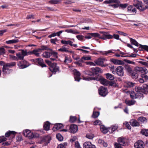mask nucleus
I'll return each mask as SVG.
<instances>
[{
    "label": "nucleus",
    "instance_id": "f257e3e1",
    "mask_svg": "<svg viewBox=\"0 0 148 148\" xmlns=\"http://www.w3.org/2000/svg\"><path fill=\"white\" fill-rule=\"evenodd\" d=\"M45 50H47L48 51H45L42 54L43 57L48 58L52 55L53 57L54 58H58V53L57 52L53 51L52 49H49L46 46H42L41 48L38 49V52Z\"/></svg>",
    "mask_w": 148,
    "mask_h": 148
},
{
    "label": "nucleus",
    "instance_id": "f03ea898",
    "mask_svg": "<svg viewBox=\"0 0 148 148\" xmlns=\"http://www.w3.org/2000/svg\"><path fill=\"white\" fill-rule=\"evenodd\" d=\"M38 143L42 144L45 142V145H47L51 139V137L50 136H46L40 135L41 134H44V132L43 130H38Z\"/></svg>",
    "mask_w": 148,
    "mask_h": 148
},
{
    "label": "nucleus",
    "instance_id": "7ed1b4c3",
    "mask_svg": "<svg viewBox=\"0 0 148 148\" xmlns=\"http://www.w3.org/2000/svg\"><path fill=\"white\" fill-rule=\"evenodd\" d=\"M135 1H136L137 3L134 4V6L140 11H143L145 9H148V8H146V6H148V0H144L145 3L147 5L145 6V7H144L142 5V3L141 2L137 0H135Z\"/></svg>",
    "mask_w": 148,
    "mask_h": 148
},
{
    "label": "nucleus",
    "instance_id": "20e7f679",
    "mask_svg": "<svg viewBox=\"0 0 148 148\" xmlns=\"http://www.w3.org/2000/svg\"><path fill=\"white\" fill-rule=\"evenodd\" d=\"M16 64V63L15 62H12L10 63L5 64L4 63L3 65V71L5 74L8 73L7 71H9L8 69L7 68L8 67H11L14 66Z\"/></svg>",
    "mask_w": 148,
    "mask_h": 148
},
{
    "label": "nucleus",
    "instance_id": "39448f33",
    "mask_svg": "<svg viewBox=\"0 0 148 148\" xmlns=\"http://www.w3.org/2000/svg\"><path fill=\"white\" fill-rule=\"evenodd\" d=\"M27 52L24 50H21V52L16 54L17 60H23L24 57L26 56Z\"/></svg>",
    "mask_w": 148,
    "mask_h": 148
},
{
    "label": "nucleus",
    "instance_id": "423d86ee",
    "mask_svg": "<svg viewBox=\"0 0 148 148\" xmlns=\"http://www.w3.org/2000/svg\"><path fill=\"white\" fill-rule=\"evenodd\" d=\"M23 135L29 139L33 138L34 137V135L33 133L30 130H26L23 132Z\"/></svg>",
    "mask_w": 148,
    "mask_h": 148
},
{
    "label": "nucleus",
    "instance_id": "0eeeda50",
    "mask_svg": "<svg viewBox=\"0 0 148 148\" xmlns=\"http://www.w3.org/2000/svg\"><path fill=\"white\" fill-rule=\"evenodd\" d=\"M99 95L102 96H105L108 94L107 88L103 87H101L99 89Z\"/></svg>",
    "mask_w": 148,
    "mask_h": 148
},
{
    "label": "nucleus",
    "instance_id": "6e6552de",
    "mask_svg": "<svg viewBox=\"0 0 148 148\" xmlns=\"http://www.w3.org/2000/svg\"><path fill=\"white\" fill-rule=\"evenodd\" d=\"M145 146L144 142L141 140H138L134 144V146L135 148H144Z\"/></svg>",
    "mask_w": 148,
    "mask_h": 148
},
{
    "label": "nucleus",
    "instance_id": "1a4fd4ad",
    "mask_svg": "<svg viewBox=\"0 0 148 148\" xmlns=\"http://www.w3.org/2000/svg\"><path fill=\"white\" fill-rule=\"evenodd\" d=\"M49 69L52 72L55 73L58 71L59 67L57 66L56 63H53V64L51 65V66L49 68Z\"/></svg>",
    "mask_w": 148,
    "mask_h": 148
},
{
    "label": "nucleus",
    "instance_id": "9d476101",
    "mask_svg": "<svg viewBox=\"0 0 148 148\" xmlns=\"http://www.w3.org/2000/svg\"><path fill=\"white\" fill-rule=\"evenodd\" d=\"M123 67L121 66H119L117 67L116 73L119 76H122L123 75Z\"/></svg>",
    "mask_w": 148,
    "mask_h": 148
},
{
    "label": "nucleus",
    "instance_id": "9b49d317",
    "mask_svg": "<svg viewBox=\"0 0 148 148\" xmlns=\"http://www.w3.org/2000/svg\"><path fill=\"white\" fill-rule=\"evenodd\" d=\"M22 62H20L18 64V66L21 69H24L29 66L28 62L26 60H23Z\"/></svg>",
    "mask_w": 148,
    "mask_h": 148
},
{
    "label": "nucleus",
    "instance_id": "f8f14e48",
    "mask_svg": "<svg viewBox=\"0 0 148 148\" xmlns=\"http://www.w3.org/2000/svg\"><path fill=\"white\" fill-rule=\"evenodd\" d=\"M78 130L77 126L75 125H72L70 126L69 132L72 133L76 132Z\"/></svg>",
    "mask_w": 148,
    "mask_h": 148
},
{
    "label": "nucleus",
    "instance_id": "ddd939ff",
    "mask_svg": "<svg viewBox=\"0 0 148 148\" xmlns=\"http://www.w3.org/2000/svg\"><path fill=\"white\" fill-rule=\"evenodd\" d=\"M112 38V35L109 34L108 32H106L102 36H101L100 39L103 40H106L107 39H110Z\"/></svg>",
    "mask_w": 148,
    "mask_h": 148
},
{
    "label": "nucleus",
    "instance_id": "4468645a",
    "mask_svg": "<svg viewBox=\"0 0 148 148\" xmlns=\"http://www.w3.org/2000/svg\"><path fill=\"white\" fill-rule=\"evenodd\" d=\"M84 148H96L95 145L92 144L90 142H86L83 144Z\"/></svg>",
    "mask_w": 148,
    "mask_h": 148
},
{
    "label": "nucleus",
    "instance_id": "2eb2a0df",
    "mask_svg": "<svg viewBox=\"0 0 148 148\" xmlns=\"http://www.w3.org/2000/svg\"><path fill=\"white\" fill-rule=\"evenodd\" d=\"M110 61L114 64L116 65H122L124 64V62L123 61L114 59H111Z\"/></svg>",
    "mask_w": 148,
    "mask_h": 148
},
{
    "label": "nucleus",
    "instance_id": "dca6fc26",
    "mask_svg": "<svg viewBox=\"0 0 148 148\" xmlns=\"http://www.w3.org/2000/svg\"><path fill=\"white\" fill-rule=\"evenodd\" d=\"M104 60V59L99 58L98 60H96L95 61V62L97 65L100 66H105L103 65V61Z\"/></svg>",
    "mask_w": 148,
    "mask_h": 148
},
{
    "label": "nucleus",
    "instance_id": "f3484780",
    "mask_svg": "<svg viewBox=\"0 0 148 148\" xmlns=\"http://www.w3.org/2000/svg\"><path fill=\"white\" fill-rule=\"evenodd\" d=\"M74 75H75V80L78 82L79 81L80 79H81L80 78V73L79 71H78L75 70L74 71Z\"/></svg>",
    "mask_w": 148,
    "mask_h": 148
},
{
    "label": "nucleus",
    "instance_id": "a211bd4d",
    "mask_svg": "<svg viewBox=\"0 0 148 148\" xmlns=\"http://www.w3.org/2000/svg\"><path fill=\"white\" fill-rule=\"evenodd\" d=\"M91 70L95 74H97L98 73H102L103 72L102 70L98 67L92 68H91Z\"/></svg>",
    "mask_w": 148,
    "mask_h": 148
},
{
    "label": "nucleus",
    "instance_id": "6ab92c4d",
    "mask_svg": "<svg viewBox=\"0 0 148 148\" xmlns=\"http://www.w3.org/2000/svg\"><path fill=\"white\" fill-rule=\"evenodd\" d=\"M135 90L137 92V93L139 95V96L141 97L142 94L141 93L143 91V89L142 88L139 86H136L135 88Z\"/></svg>",
    "mask_w": 148,
    "mask_h": 148
},
{
    "label": "nucleus",
    "instance_id": "aec40b11",
    "mask_svg": "<svg viewBox=\"0 0 148 148\" xmlns=\"http://www.w3.org/2000/svg\"><path fill=\"white\" fill-rule=\"evenodd\" d=\"M130 123V125L133 126H138L140 125L139 123L134 119L131 120Z\"/></svg>",
    "mask_w": 148,
    "mask_h": 148
},
{
    "label": "nucleus",
    "instance_id": "412c9836",
    "mask_svg": "<svg viewBox=\"0 0 148 148\" xmlns=\"http://www.w3.org/2000/svg\"><path fill=\"white\" fill-rule=\"evenodd\" d=\"M69 46L67 45H63L62 46V47L59 49L58 50L59 51L61 52H68L69 50H68Z\"/></svg>",
    "mask_w": 148,
    "mask_h": 148
},
{
    "label": "nucleus",
    "instance_id": "4be33fe9",
    "mask_svg": "<svg viewBox=\"0 0 148 148\" xmlns=\"http://www.w3.org/2000/svg\"><path fill=\"white\" fill-rule=\"evenodd\" d=\"M119 144L121 145L122 146H124L126 145V143H125V139L122 138H119L118 140Z\"/></svg>",
    "mask_w": 148,
    "mask_h": 148
},
{
    "label": "nucleus",
    "instance_id": "5701e85b",
    "mask_svg": "<svg viewBox=\"0 0 148 148\" xmlns=\"http://www.w3.org/2000/svg\"><path fill=\"white\" fill-rule=\"evenodd\" d=\"M63 127V125L61 123H58L55 125L54 126L53 128V130L54 131H56V129L57 130H59Z\"/></svg>",
    "mask_w": 148,
    "mask_h": 148
},
{
    "label": "nucleus",
    "instance_id": "b1692460",
    "mask_svg": "<svg viewBox=\"0 0 148 148\" xmlns=\"http://www.w3.org/2000/svg\"><path fill=\"white\" fill-rule=\"evenodd\" d=\"M38 63L42 67L46 66V65L44 64L43 60L42 58L38 59Z\"/></svg>",
    "mask_w": 148,
    "mask_h": 148
},
{
    "label": "nucleus",
    "instance_id": "393cba45",
    "mask_svg": "<svg viewBox=\"0 0 148 148\" xmlns=\"http://www.w3.org/2000/svg\"><path fill=\"white\" fill-rule=\"evenodd\" d=\"M114 51V50L111 49L105 51H101L100 52L101 54L102 55L104 56H107L110 53H113V51Z\"/></svg>",
    "mask_w": 148,
    "mask_h": 148
},
{
    "label": "nucleus",
    "instance_id": "a878e982",
    "mask_svg": "<svg viewBox=\"0 0 148 148\" xmlns=\"http://www.w3.org/2000/svg\"><path fill=\"white\" fill-rule=\"evenodd\" d=\"M130 97L132 99L137 98L140 97L138 93H135L134 91H132L130 93Z\"/></svg>",
    "mask_w": 148,
    "mask_h": 148
},
{
    "label": "nucleus",
    "instance_id": "bb28decb",
    "mask_svg": "<svg viewBox=\"0 0 148 148\" xmlns=\"http://www.w3.org/2000/svg\"><path fill=\"white\" fill-rule=\"evenodd\" d=\"M100 82L101 84L106 86H108L109 84V81L104 78H101Z\"/></svg>",
    "mask_w": 148,
    "mask_h": 148
},
{
    "label": "nucleus",
    "instance_id": "cd10ccee",
    "mask_svg": "<svg viewBox=\"0 0 148 148\" xmlns=\"http://www.w3.org/2000/svg\"><path fill=\"white\" fill-rule=\"evenodd\" d=\"M61 42L64 45H69L71 46H73V42L70 40L66 41L62 40Z\"/></svg>",
    "mask_w": 148,
    "mask_h": 148
},
{
    "label": "nucleus",
    "instance_id": "c85d7f7f",
    "mask_svg": "<svg viewBox=\"0 0 148 148\" xmlns=\"http://www.w3.org/2000/svg\"><path fill=\"white\" fill-rule=\"evenodd\" d=\"M50 123L48 121H46L44 125V128L45 130H48L49 129Z\"/></svg>",
    "mask_w": 148,
    "mask_h": 148
},
{
    "label": "nucleus",
    "instance_id": "c756f323",
    "mask_svg": "<svg viewBox=\"0 0 148 148\" xmlns=\"http://www.w3.org/2000/svg\"><path fill=\"white\" fill-rule=\"evenodd\" d=\"M125 70L129 73H132V69L130 66L128 65H125Z\"/></svg>",
    "mask_w": 148,
    "mask_h": 148
},
{
    "label": "nucleus",
    "instance_id": "7c9ffc66",
    "mask_svg": "<svg viewBox=\"0 0 148 148\" xmlns=\"http://www.w3.org/2000/svg\"><path fill=\"white\" fill-rule=\"evenodd\" d=\"M100 130L103 133H106L108 131V129L105 127L103 125H101L100 126Z\"/></svg>",
    "mask_w": 148,
    "mask_h": 148
},
{
    "label": "nucleus",
    "instance_id": "2f4dec72",
    "mask_svg": "<svg viewBox=\"0 0 148 148\" xmlns=\"http://www.w3.org/2000/svg\"><path fill=\"white\" fill-rule=\"evenodd\" d=\"M128 10L129 11H131L133 13H136V9L135 8L133 7L131 5L128 6L127 8Z\"/></svg>",
    "mask_w": 148,
    "mask_h": 148
},
{
    "label": "nucleus",
    "instance_id": "473e14b6",
    "mask_svg": "<svg viewBox=\"0 0 148 148\" xmlns=\"http://www.w3.org/2000/svg\"><path fill=\"white\" fill-rule=\"evenodd\" d=\"M106 78L110 80H113L114 79V76L110 73H106L105 74Z\"/></svg>",
    "mask_w": 148,
    "mask_h": 148
},
{
    "label": "nucleus",
    "instance_id": "72a5a7b5",
    "mask_svg": "<svg viewBox=\"0 0 148 148\" xmlns=\"http://www.w3.org/2000/svg\"><path fill=\"white\" fill-rule=\"evenodd\" d=\"M18 41V40L13 39L12 40H10L6 41V43L8 44H10L16 43Z\"/></svg>",
    "mask_w": 148,
    "mask_h": 148
},
{
    "label": "nucleus",
    "instance_id": "f704fd0d",
    "mask_svg": "<svg viewBox=\"0 0 148 148\" xmlns=\"http://www.w3.org/2000/svg\"><path fill=\"white\" fill-rule=\"evenodd\" d=\"M135 103V101L134 100L125 101L126 103L128 106H131L134 105Z\"/></svg>",
    "mask_w": 148,
    "mask_h": 148
},
{
    "label": "nucleus",
    "instance_id": "c9c22d12",
    "mask_svg": "<svg viewBox=\"0 0 148 148\" xmlns=\"http://www.w3.org/2000/svg\"><path fill=\"white\" fill-rule=\"evenodd\" d=\"M130 38L132 44L134 45L137 47L138 46V43L135 39L132 38Z\"/></svg>",
    "mask_w": 148,
    "mask_h": 148
},
{
    "label": "nucleus",
    "instance_id": "e433bc0d",
    "mask_svg": "<svg viewBox=\"0 0 148 148\" xmlns=\"http://www.w3.org/2000/svg\"><path fill=\"white\" fill-rule=\"evenodd\" d=\"M138 120L142 123H144L146 122L147 121V119L144 117L141 116L138 118Z\"/></svg>",
    "mask_w": 148,
    "mask_h": 148
},
{
    "label": "nucleus",
    "instance_id": "4c0bfd02",
    "mask_svg": "<svg viewBox=\"0 0 148 148\" xmlns=\"http://www.w3.org/2000/svg\"><path fill=\"white\" fill-rule=\"evenodd\" d=\"M141 134L146 136H148V129H143L141 131Z\"/></svg>",
    "mask_w": 148,
    "mask_h": 148
},
{
    "label": "nucleus",
    "instance_id": "58836bf2",
    "mask_svg": "<svg viewBox=\"0 0 148 148\" xmlns=\"http://www.w3.org/2000/svg\"><path fill=\"white\" fill-rule=\"evenodd\" d=\"M140 47L139 48V50H141L142 49H144L145 50L148 51V46L140 45Z\"/></svg>",
    "mask_w": 148,
    "mask_h": 148
},
{
    "label": "nucleus",
    "instance_id": "ea45409f",
    "mask_svg": "<svg viewBox=\"0 0 148 148\" xmlns=\"http://www.w3.org/2000/svg\"><path fill=\"white\" fill-rule=\"evenodd\" d=\"M101 78H100L99 77H92L87 78V79L88 80H96L97 81H99L100 82L101 81Z\"/></svg>",
    "mask_w": 148,
    "mask_h": 148
},
{
    "label": "nucleus",
    "instance_id": "a19ab883",
    "mask_svg": "<svg viewBox=\"0 0 148 148\" xmlns=\"http://www.w3.org/2000/svg\"><path fill=\"white\" fill-rule=\"evenodd\" d=\"M67 145L66 143H64L63 144H61L59 145L57 148H66Z\"/></svg>",
    "mask_w": 148,
    "mask_h": 148
},
{
    "label": "nucleus",
    "instance_id": "79ce46f5",
    "mask_svg": "<svg viewBox=\"0 0 148 148\" xmlns=\"http://www.w3.org/2000/svg\"><path fill=\"white\" fill-rule=\"evenodd\" d=\"M65 32L68 33H71L74 34H78L79 33V32H78L73 30L72 29H66L65 30Z\"/></svg>",
    "mask_w": 148,
    "mask_h": 148
},
{
    "label": "nucleus",
    "instance_id": "37998d69",
    "mask_svg": "<svg viewBox=\"0 0 148 148\" xmlns=\"http://www.w3.org/2000/svg\"><path fill=\"white\" fill-rule=\"evenodd\" d=\"M15 132L13 131H9L8 132H6L5 135V137H8L11 134H15Z\"/></svg>",
    "mask_w": 148,
    "mask_h": 148
},
{
    "label": "nucleus",
    "instance_id": "c03bdc74",
    "mask_svg": "<svg viewBox=\"0 0 148 148\" xmlns=\"http://www.w3.org/2000/svg\"><path fill=\"white\" fill-rule=\"evenodd\" d=\"M89 34L92 36L98 37L100 39L101 36H100V35L98 33H90Z\"/></svg>",
    "mask_w": 148,
    "mask_h": 148
},
{
    "label": "nucleus",
    "instance_id": "a18cd8bd",
    "mask_svg": "<svg viewBox=\"0 0 148 148\" xmlns=\"http://www.w3.org/2000/svg\"><path fill=\"white\" fill-rule=\"evenodd\" d=\"M77 120V118L76 116H71L70 117V121L71 123H73Z\"/></svg>",
    "mask_w": 148,
    "mask_h": 148
},
{
    "label": "nucleus",
    "instance_id": "49530a36",
    "mask_svg": "<svg viewBox=\"0 0 148 148\" xmlns=\"http://www.w3.org/2000/svg\"><path fill=\"white\" fill-rule=\"evenodd\" d=\"M99 114V112H93L92 115L93 117L94 118H97L98 117Z\"/></svg>",
    "mask_w": 148,
    "mask_h": 148
},
{
    "label": "nucleus",
    "instance_id": "de8ad7c7",
    "mask_svg": "<svg viewBox=\"0 0 148 148\" xmlns=\"http://www.w3.org/2000/svg\"><path fill=\"white\" fill-rule=\"evenodd\" d=\"M56 137L58 140L61 141L63 140V137L60 134H58L56 135Z\"/></svg>",
    "mask_w": 148,
    "mask_h": 148
},
{
    "label": "nucleus",
    "instance_id": "09e8293b",
    "mask_svg": "<svg viewBox=\"0 0 148 148\" xmlns=\"http://www.w3.org/2000/svg\"><path fill=\"white\" fill-rule=\"evenodd\" d=\"M132 76L134 79H136L137 78L138 76V74L136 73H132Z\"/></svg>",
    "mask_w": 148,
    "mask_h": 148
},
{
    "label": "nucleus",
    "instance_id": "8fccbe9b",
    "mask_svg": "<svg viewBox=\"0 0 148 148\" xmlns=\"http://www.w3.org/2000/svg\"><path fill=\"white\" fill-rule=\"evenodd\" d=\"M141 77L145 81L148 79V76L145 74H143L141 75Z\"/></svg>",
    "mask_w": 148,
    "mask_h": 148
},
{
    "label": "nucleus",
    "instance_id": "3c124183",
    "mask_svg": "<svg viewBox=\"0 0 148 148\" xmlns=\"http://www.w3.org/2000/svg\"><path fill=\"white\" fill-rule=\"evenodd\" d=\"M123 61L125 62L130 64H135V62H134L132 61L131 60L126 59H125Z\"/></svg>",
    "mask_w": 148,
    "mask_h": 148
},
{
    "label": "nucleus",
    "instance_id": "603ef678",
    "mask_svg": "<svg viewBox=\"0 0 148 148\" xmlns=\"http://www.w3.org/2000/svg\"><path fill=\"white\" fill-rule=\"evenodd\" d=\"M94 137V135L92 134H87L86 135V137L90 139H92Z\"/></svg>",
    "mask_w": 148,
    "mask_h": 148
},
{
    "label": "nucleus",
    "instance_id": "864d4df0",
    "mask_svg": "<svg viewBox=\"0 0 148 148\" xmlns=\"http://www.w3.org/2000/svg\"><path fill=\"white\" fill-rule=\"evenodd\" d=\"M101 124V122L99 120H96L93 123L95 125H100Z\"/></svg>",
    "mask_w": 148,
    "mask_h": 148
},
{
    "label": "nucleus",
    "instance_id": "5fc2aeb1",
    "mask_svg": "<svg viewBox=\"0 0 148 148\" xmlns=\"http://www.w3.org/2000/svg\"><path fill=\"white\" fill-rule=\"evenodd\" d=\"M114 145L115 148H123L121 146V145L119 144L118 143H114Z\"/></svg>",
    "mask_w": 148,
    "mask_h": 148
},
{
    "label": "nucleus",
    "instance_id": "6e6d98bb",
    "mask_svg": "<svg viewBox=\"0 0 148 148\" xmlns=\"http://www.w3.org/2000/svg\"><path fill=\"white\" fill-rule=\"evenodd\" d=\"M142 68V67L137 66L135 67V70L137 72H141Z\"/></svg>",
    "mask_w": 148,
    "mask_h": 148
},
{
    "label": "nucleus",
    "instance_id": "4d7b16f0",
    "mask_svg": "<svg viewBox=\"0 0 148 148\" xmlns=\"http://www.w3.org/2000/svg\"><path fill=\"white\" fill-rule=\"evenodd\" d=\"M49 3L51 4H58L59 1L57 0H52L49 1Z\"/></svg>",
    "mask_w": 148,
    "mask_h": 148
},
{
    "label": "nucleus",
    "instance_id": "13d9d810",
    "mask_svg": "<svg viewBox=\"0 0 148 148\" xmlns=\"http://www.w3.org/2000/svg\"><path fill=\"white\" fill-rule=\"evenodd\" d=\"M134 84L131 82H129L127 83V84L128 87H132L134 86Z\"/></svg>",
    "mask_w": 148,
    "mask_h": 148
},
{
    "label": "nucleus",
    "instance_id": "bf43d9fd",
    "mask_svg": "<svg viewBox=\"0 0 148 148\" xmlns=\"http://www.w3.org/2000/svg\"><path fill=\"white\" fill-rule=\"evenodd\" d=\"M119 6L121 8H124L127 7V4L126 3L124 4H120L119 5Z\"/></svg>",
    "mask_w": 148,
    "mask_h": 148
},
{
    "label": "nucleus",
    "instance_id": "052dcab7",
    "mask_svg": "<svg viewBox=\"0 0 148 148\" xmlns=\"http://www.w3.org/2000/svg\"><path fill=\"white\" fill-rule=\"evenodd\" d=\"M112 38H115L117 40H118L119 39V35L118 34H114L113 36H112Z\"/></svg>",
    "mask_w": 148,
    "mask_h": 148
},
{
    "label": "nucleus",
    "instance_id": "680f3d73",
    "mask_svg": "<svg viewBox=\"0 0 148 148\" xmlns=\"http://www.w3.org/2000/svg\"><path fill=\"white\" fill-rule=\"evenodd\" d=\"M75 147L77 148H81L79 143L77 141H76L75 142Z\"/></svg>",
    "mask_w": 148,
    "mask_h": 148
},
{
    "label": "nucleus",
    "instance_id": "e2e57ef3",
    "mask_svg": "<svg viewBox=\"0 0 148 148\" xmlns=\"http://www.w3.org/2000/svg\"><path fill=\"white\" fill-rule=\"evenodd\" d=\"M10 58L12 59L13 60H17V58H16V56H14L13 55H10Z\"/></svg>",
    "mask_w": 148,
    "mask_h": 148
},
{
    "label": "nucleus",
    "instance_id": "0e129e2a",
    "mask_svg": "<svg viewBox=\"0 0 148 148\" xmlns=\"http://www.w3.org/2000/svg\"><path fill=\"white\" fill-rule=\"evenodd\" d=\"M117 129V127L116 126H113L112 128H109V130H111V132H112Z\"/></svg>",
    "mask_w": 148,
    "mask_h": 148
},
{
    "label": "nucleus",
    "instance_id": "69168bd1",
    "mask_svg": "<svg viewBox=\"0 0 148 148\" xmlns=\"http://www.w3.org/2000/svg\"><path fill=\"white\" fill-rule=\"evenodd\" d=\"M82 59L84 60H91V57L89 56L87 57L84 56L82 57Z\"/></svg>",
    "mask_w": 148,
    "mask_h": 148
},
{
    "label": "nucleus",
    "instance_id": "338daca9",
    "mask_svg": "<svg viewBox=\"0 0 148 148\" xmlns=\"http://www.w3.org/2000/svg\"><path fill=\"white\" fill-rule=\"evenodd\" d=\"M142 70H141V72L142 73H145V74H146L148 73V71L147 69H143L142 68Z\"/></svg>",
    "mask_w": 148,
    "mask_h": 148
},
{
    "label": "nucleus",
    "instance_id": "774afa93",
    "mask_svg": "<svg viewBox=\"0 0 148 148\" xmlns=\"http://www.w3.org/2000/svg\"><path fill=\"white\" fill-rule=\"evenodd\" d=\"M77 138L76 136H74L70 140V142H73L77 140Z\"/></svg>",
    "mask_w": 148,
    "mask_h": 148
}]
</instances>
